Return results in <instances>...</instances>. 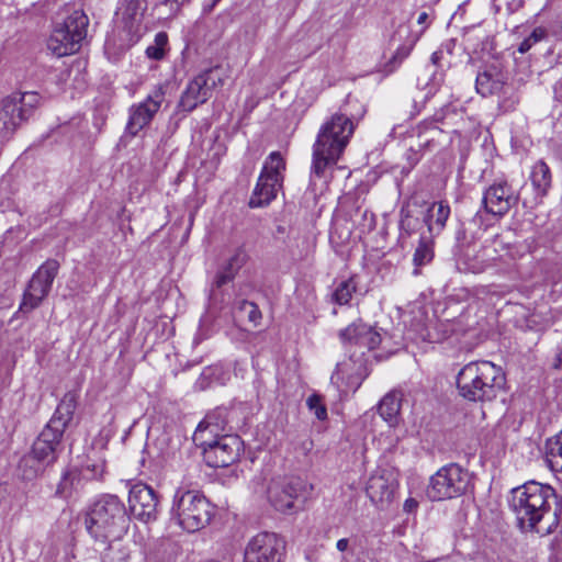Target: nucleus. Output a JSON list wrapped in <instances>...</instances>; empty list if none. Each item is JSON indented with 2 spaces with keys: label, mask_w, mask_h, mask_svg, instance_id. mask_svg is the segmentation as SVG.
Listing matches in <instances>:
<instances>
[{
  "label": "nucleus",
  "mask_w": 562,
  "mask_h": 562,
  "mask_svg": "<svg viewBox=\"0 0 562 562\" xmlns=\"http://www.w3.org/2000/svg\"><path fill=\"white\" fill-rule=\"evenodd\" d=\"M558 496L553 487L529 481L510 492L509 507L522 531L547 536L559 525Z\"/></svg>",
  "instance_id": "f257e3e1"
},
{
  "label": "nucleus",
  "mask_w": 562,
  "mask_h": 562,
  "mask_svg": "<svg viewBox=\"0 0 562 562\" xmlns=\"http://www.w3.org/2000/svg\"><path fill=\"white\" fill-rule=\"evenodd\" d=\"M350 102L342 105L325 121L313 145L311 176L313 178H326L328 169L333 168L353 135L358 120L363 115L364 109L360 106L358 114L349 111Z\"/></svg>",
  "instance_id": "f03ea898"
},
{
  "label": "nucleus",
  "mask_w": 562,
  "mask_h": 562,
  "mask_svg": "<svg viewBox=\"0 0 562 562\" xmlns=\"http://www.w3.org/2000/svg\"><path fill=\"white\" fill-rule=\"evenodd\" d=\"M130 517L125 504L113 494H102L86 509L85 527L89 536L101 544L120 540L127 532Z\"/></svg>",
  "instance_id": "7ed1b4c3"
},
{
  "label": "nucleus",
  "mask_w": 562,
  "mask_h": 562,
  "mask_svg": "<svg viewBox=\"0 0 562 562\" xmlns=\"http://www.w3.org/2000/svg\"><path fill=\"white\" fill-rule=\"evenodd\" d=\"M506 383L502 367L487 360L471 361L457 374L459 394L470 402H492Z\"/></svg>",
  "instance_id": "20e7f679"
},
{
  "label": "nucleus",
  "mask_w": 562,
  "mask_h": 562,
  "mask_svg": "<svg viewBox=\"0 0 562 562\" xmlns=\"http://www.w3.org/2000/svg\"><path fill=\"white\" fill-rule=\"evenodd\" d=\"M213 517L207 498L194 490L178 488L172 498L170 518L182 530L195 532L206 527Z\"/></svg>",
  "instance_id": "39448f33"
},
{
  "label": "nucleus",
  "mask_w": 562,
  "mask_h": 562,
  "mask_svg": "<svg viewBox=\"0 0 562 562\" xmlns=\"http://www.w3.org/2000/svg\"><path fill=\"white\" fill-rule=\"evenodd\" d=\"M75 406L74 398L65 396L53 417L33 442L31 453L40 461H44L48 465L56 461L57 449L60 446L67 425L72 419Z\"/></svg>",
  "instance_id": "423d86ee"
},
{
  "label": "nucleus",
  "mask_w": 562,
  "mask_h": 562,
  "mask_svg": "<svg viewBox=\"0 0 562 562\" xmlns=\"http://www.w3.org/2000/svg\"><path fill=\"white\" fill-rule=\"evenodd\" d=\"M89 19L82 10H74L66 19L56 24L47 43L56 56L63 57L77 53L87 36Z\"/></svg>",
  "instance_id": "0eeeda50"
},
{
  "label": "nucleus",
  "mask_w": 562,
  "mask_h": 562,
  "mask_svg": "<svg viewBox=\"0 0 562 562\" xmlns=\"http://www.w3.org/2000/svg\"><path fill=\"white\" fill-rule=\"evenodd\" d=\"M470 483L469 471L451 463L440 468L431 475L426 495L432 502L456 498L468 491Z\"/></svg>",
  "instance_id": "6e6552de"
},
{
  "label": "nucleus",
  "mask_w": 562,
  "mask_h": 562,
  "mask_svg": "<svg viewBox=\"0 0 562 562\" xmlns=\"http://www.w3.org/2000/svg\"><path fill=\"white\" fill-rule=\"evenodd\" d=\"M285 161L279 151H272L266 159L257 184L249 201L250 207H262L276 199L282 187Z\"/></svg>",
  "instance_id": "1a4fd4ad"
},
{
  "label": "nucleus",
  "mask_w": 562,
  "mask_h": 562,
  "mask_svg": "<svg viewBox=\"0 0 562 562\" xmlns=\"http://www.w3.org/2000/svg\"><path fill=\"white\" fill-rule=\"evenodd\" d=\"M35 92H15L0 104V142L9 139L20 124L26 121L37 103Z\"/></svg>",
  "instance_id": "9d476101"
},
{
  "label": "nucleus",
  "mask_w": 562,
  "mask_h": 562,
  "mask_svg": "<svg viewBox=\"0 0 562 562\" xmlns=\"http://www.w3.org/2000/svg\"><path fill=\"white\" fill-rule=\"evenodd\" d=\"M59 262L55 259H47L33 273L24 291L20 311L30 313L41 305L43 300L48 295L53 282L58 274Z\"/></svg>",
  "instance_id": "9b49d317"
},
{
  "label": "nucleus",
  "mask_w": 562,
  "mask_h": 562,
  "mask_svg": "<svg viewBox=\"0 0 562 562\" xmlns=\"http://www.w3.org/2000/svg\"><path fill=\"white\" fill-rule=\"evenodd\" d=\"M307 487L299 476L273 479L268 486V499L277 510L286 513L295 507V501L305 495Z\"/></svg>",
  "instance_id": "f8f14e48"
},
{
  "label": "nucleus",
  "mask_w": 562,
  "mask_h": 562,
  "mask_svg": "<svg viewBox=\"0 0 562 562\" xmlns=\"http://www.w3.org/2000/svg\"><path fill=\"white\" fill-rule=\"evenodd\" d=\"M519 194L505 180H495L483 192L482 207L493 216L503 217L518 204Z\"/></svg>",
  "instance_id": "ddd939ff"
},
{
  "label": "nucleus",
  "mask_w": 562,
  "mask_h": 562,
  "mask_svg": "<svg viewBox=\"0 0 562 562\" xmlns=\"http://www.w3.org/2000/svg\"><path fill=\"white\" fill-rule=\"evenodd\" d=\"M285 550L284 540L274 532H259L247 543L244 562H279Z\"/></svg>",
  "instance_id": "4468645a"
},
{
  "label": "nucleus",
  "mask_w": 562,
  "mask_h": 562,
  "mask_svg": "<svg viewBox=\"0 0 562 562\" xmlns=\"http://www.w3.org/2000/svg\"><path fill=\"white\" fill-rule=\"evenodd\" d=\"M165 99L162 86L156 87L147 98L130 108V116L126 131L130 135L136 136L144 127L150 124L159 111Z\"/></svg>",
  "instance_id": "2eb2a0df"
},
{
  "label": "nucleus",
  "mask_w": 562,
  "mask_h": 562,
  "mask_svg": "<svg viewBox=\"0 0 562 562\" xmlns=\"http://www.w3.org/2000/svg\"><path fill=\"white\" fill-rule=\"evenodd\" d=\"M398 486L397 473L393 469H379L368 480L366 493L381 508L387 507Z\"/></svg>",
  "instance_id": "dca6fc26"
},
{
  "label": "nucleus",
  "mask_w": 562,
  "mask_h": 562,
  "mask_svg": "<svg viewBox=\"0 0 562 562\" xmlns=\"http://www.w3.org/2000/svg\"><path fill=\"white\" fill-rule=\"evenodd\" d=\"M131 513L142 521L155 520L158 515L159 497L149 485L138 482L134 484L128 494Z\"/></svg>",
  "instance_id": "f3484780"
},
{
  "label": "nucleus",
  "mask_w": 562,
  "mask_h": 562,
  "mask_svg": "<svg viewBox=\"0 0 562 562\" xmlns=\"http://www.w3.org/2000/svg\"><path fill=\"white\" fill-rule=\"evenodd\" d=\"M243 450V441L237 435H222L212 447L206 448L204 461L210 468H226L238 460Z\"/></svg>",
  "instance_id": "a211bd4d"
},
{
  "label": "nucleus",
  "mask_w": 562,
  "mask_h": 562,
  "mask_svg": "<svg viewBox=\"0 0 562 562\" xmlns=\"http://www.w3.org/2000/svg\"><path fill=\"white\" fill-rule=\"evenodd\" d=\"M341 342L347 347L372 350L381 344V335L372 326L361 321L353 322L339 331Z\"/></svg>",
  "instance_id": "6ab92c4d"
},
{
  "label": "nucleus",
  "mask_w": 562,
  "mask_h": 562,
  "mask_svg": "<svg viewBox=\"0 0 562 562\" xmlns=\"http://www.w3.org/2000/svg\"><path fill=\"white\" fill-rule=\"evenodd\" d=\"M147 10V0H121L117 14L124 30L132 36L139 37L143 31V19Z\"/></svg>",
  "instance_id": "aec40b11"
},
{
  "label": "nucleus",
  "mask_w": 562,
  "mask_h": 562,
  "mask_svg": "<svg viewBox=\"0 0 562 562\" xmlns=\"http://www.w3.org/2000/svg\"><path fill=\"white\" fill-rule=\"evenodd\" d=\"M507 75L496 66L486 67L476 76L475 88L482 97L506 95Z\"/></svg>",
  "instance_id": "412c9836"
},
{
  "label": "nucleus",
  "mask_w": 562,
  "mask_h": 562,
  "mask_svg": "<svg viewBox=\"0 0 562 562\" xmlns=\"http://www.w3.org/2000/svg\"><path fill=\"white\" fill-rule=\"evenodd\" d=\"M209 75V71L199 74L189 82L179 102V106L183 111L191 112L211 98V88L207 85Z\"/></svg>",
  "instance_id": "4be33fe9"
},
{
  "label": "nucleus",
  "mask_w": 562,
  "mask_h": 562,
  "mask_svg": "<svg viewBox=\"0 0 562 562\" xmlns=\"http://www.w3.org/2000/svg\"><path fill=\"white\" fill-rule=\"evenodd\" d=\"M355 353L346 361L336 366L335 372L331 374V381L345 383L348 386L358 387L367 376L366 360L362 358L353 359Z\"/></svg>",
  "instance_id": "5701e85b"
},
{
  "label": "nucleus",
  "mask_w": 562,
  "mask_h": 562,
  "mask_svg": "<svg viewBox=\"0 0 562 562\" xmlns=\"http://www.w3.org/2000/svg\"><path fill=\"white\" fill-rule=\"evenodd\" d=\"M451 210L446 201L432 202L428 205L423 221L427 226V235L438 236L446 227Z\"/></svg>",
  "instance_id": "b1692460"
},
{
  "label": "nucleus",
  "mask_w": 562,
  "mask_h": 562,
  "mask_svg": "<svg viewBox=\"0 0 562 562\" xmlns=\"http://www.w3.org/2000/svg\"><path fill=\"white\" fill-rule=\"evenodd\" d=\"M449 111V108H443L439 112L434 114L432 120H425L422 122L416 130V135L419 140V147H432L436 143L440 142V137L443 132L439 128L435 123H442L445 120L446 112Z\"/></svg>",
  "instance_id": "393cba45"
},
{
  "label": "nucleus",
  "mask_w": 562,
  "mask_h": 562,
  "mask_svg": "<svg viewBox=\"0 0 562 562\" xmlns=\"http://www.w3.org/2000/svg\"><path fill=\"white\" fill-rule=\"evenodd\" d=\"M435 237L422 235L413 255L414 274H419V268L430 263L435 256Z\"/></svg>",
  "instance_id": "a878e982"
},
{
  "label": "nucleus",
  "mask_w": 562,
  "mask_h": 562,
  "mask_svg": "<svg viewBox=\"0 0 562 562\" xmlns=\"http://www.w3.org/2000/svg\"><path fill=\"white\" fill-rule=\"evenodd\" d=\"M221 437L222 435H218V426L206 418L196 427L193 434V441L203 449L204 453L205 449L212 447Z\"/></svg>",
  "instance_id": "bb28decb"
},
{
  "label": "nucleus",
  "mask_w": 562,
  "mask_h": 562,
  "mask_svg": "<svg viewBox=\"0 0 562 562\" xmlns=\"http://www.w3.org/2000/svg\"><path fill=\"white\" fill-rule=\"evenodd\" d=\"M530 180L537 196L543 198L551 186L550 168L544 161L539 160L533 165Z\"/></svg>",
  "instance_id": "cd10ccee"
},
{
  "label": "nucleus",
  "mask_w": 562,
  "mask_h": 562,
  "mask_svg": "<svg viewBox=\"0 0 562 562\" xmlns=\"http://www.w3.org/2000/svg\"><path fill=\"white\" fill-rule=\"evenodd\" d=\"M241 265L243 258L240 257L239 254H236L227 261V263L221 270H218L212 283V295L215 296L216 290H220L222 286H224L234 279L235 274L240 269Z\"/></svg>",
  "instance_id": "c85d7f7f"
},
{
  "label": "nucleus",
  "mask_w": 562,
  "mask_h": 562,
  "mask_svg": "<svg viewBox=\"0 0 562 562\" xmlns=\"http://www.w3.org/2000/svg\"><path fill=\"white\" fill-rule=\"evenodd\" d=\"M401 402L402 393L398 391H392L384 395L379 404L381 417L389 423L395 422L401 409Z\"/></svg>",
  "instance_id": "c756f323"
},
{
  "label": "nucleus",
  "mask_w": 562,
  "mask_h": 562,
  "mask_svg": "<svg viewBox=\"0 0 562 562\" xmlns=\"http://www.w3.org/2000/svg\"><path fill=\"white\" fill-rule=\"evenodd\" d=\"M47 465L30 452L20 460L19 475L24 481H31L42 474Z\"/></svg>",
  "instance_id": "7c9ffc66"
},
{
  "label": "nucleus",
  "mask_w": 562,
  "mask_h": 562,
  "mask_svg": "<svg viewBox=\"0 0 562 562\" xmlns=\"http://www.w3.org/2000/svg\"><path fill=\"white\" fill-rule=\"evenodd\" d=\"M109 546L102 553V562H127L130 552L119 540H108Z\"/></svg>",
  "instance_id": "2f4dec72"
},
{
  "label": "nucleus",
  "mask_w": 562,
  "mask_h": 562,
  "mask_svg": "<svg viewBox=\"0 0 562 562\" xmlns=\"http://www.w3.org/2000/svg\"><path fill=\"white\" fill-rule=\"evenodd\" d=\"M547 459L551 468L562 471V430L547 442Z\"/></svg>",
  "instance_id": "473e14b6"
},
{
  "label": "nucleus",
  "mask_w": 562,
  "mask_h": 562,
  "mask_svg": "<svg viewBox=\"0 0 562 562\" xmlns=\"http://www.w3.org/2000/svg\"><path fill=\"white\" fill-rule=\"evenodd\" d=\"M357 285L353 279L341 281L333 293V300L339 305L348 304L356 292Z\"/></svg>",
  "instance_id": "72a5a7b5"
},
{
  "label": "nucleus",
  "mask_w": 562,
  "mask_h": 562,
  "mask_svg": "<svg viewBox=\"0 0 562 562\" xmlns=\"http://www.w3.org/2000/svg\"><path fill=\"white\" fill-rule=\"evenodd\" d=\"M167 44L168 35L165 32L157 33L154 44L146 48L147 57L154 60H161L165 57Z\"/></svg>",
  "instance_id": "f704fd0d"
},
{
  "label": "nucleus",
  "mask_w": 562,
  "mask_h": 562,
  "mask_svg": "<svg viewBox=\"0 0 562 562\" xmlns=\"http://www.w3.org/2000/svg\"><path fill=\"white\" fill-rule=\"evenodd\" d=\"M79 482V474L77 469L67 470L57 486L56 493L63 497L68 496L69 492Z\"/></svg>",
  "instance_id": "c9c22d12"
},
{
  "label": "nucleus",
  "mask_w": 562,
  "mask_h": 562,
  "mask_svg": "<svg viewBox=\"0 0 562 562\" xmlns=\"http://www.w3.org/2000/svg\"><path fill=\"white\" fill-rule=\"evenodd\" d=\"M237 304L238 312L245 313L248 321L257 325L258 322L261 319V312L259 307L255 303L246 300H241Z\"/></svg>",
  "instance_id": "e433bc0d"
},
{
  "label": "nucleus",
  "mask_w": 562,
  "mask_h": 562,
  "mask_svg": "<svg viewBox=\"0 0 562 562\" xmlns=\"http://www.w3.org/2000/svg\"><path fill=\"white\" fill-rule=\"evenodd\" d=\"M547 35V32L542 27L535 29L531 34L526 37L518 46L520 54H526L535 44L542 41Z\"/></svg>",
  "instance_id": "4c0bfd02"
},
{
  "label": "nucleus",
  "mask_w": 562,
  "mask_h": 562,
  "mask_svg": "<svg viewBox=\"0 0 562 562\" xmlns=\"http://www.w3.org/2000/svg\"><path fill=\"white\" fill-rule=\"evenodd\" d=\"M418 224V218L413 217L408 211L402 210V217L400 222L402 234L411 236L413 233H415Z\"/></svg>",
  "instance_id": "58836bf2"
},
{
  "label": "nucleus",
  "mask_w": 562,
  "mask_h": 562,
  "mask_svg": "<svg viewBox=\"0 0 562 562\" xmlns=\"http://www.w3.org/2000/svg\"><path fill=\"white\" fill-rule=\"evenodd\" d=\"M306 404L308 409L314 413L317 419L324 420L327 418V409L318 395H311L307 398Z\"/></svg>",
  "instance_id": "ea45409f"
},
{
  "label": "nucleus",
  "mask_w": 562,
  "mask_h": 562,
  "mask_svg": "<svg viewBox=\"0 0 562 562\" xmlns=\"http://www.w3.org/2000/svg\"><path fill=\"white\" fill-rule=\"evenodd\" d=\"M357 214L361 215V221L358 223L359 228L362 233L372 231L375 227V215L368 210H357Z\"/></svg>",
  "instance_id": "a19ab883"
},
{
  "label": "nucleus",
  "mask_w": 562,
  "mask_h": 562,
  "mask_svg": "<svg viewBox=\"0 0 562 562\" xmlns=\"http://www.w3.org/2000/svg\"><path fill=\"white\" fill-rule=\"evenodd\" d=\"M524 0H494V4L497 11L502 10L505 5L507 12L513 13L522 7Z\"/></svg>",
  "instance_id": "79ce46f5"
},
{
  "label": "nucleus",
  "mask_w": 562,
  "mask_h": 562,
  "mask_svg": "<svg viewBox=\"0 0 562 562\" xmlns=\"http://www.w3.org/2000/svg\"><path fill=\"white\" fill-rule=\"evenodd\" d=\"M104 472V464L103 463H93V464H87L83 469V476L85 479L92 480L102 476Z\"/></svg>",
  "instance_id": "37998d69"
},
{
  "label": "nucleus",
  "mask_w": 562,
  "mask_h": 562,
  "mask_svg": "<svg viewBox=\"0 0 562 562\" xmlns=\"http://www.w3.org/2000/svg\"><path fill=\"white\" fill-rule=\"evenodd\" d=\"M409 53H411V49L408 47H405V46L398 47L391 61L400 64L409 55Z\"/></svg>",
  "instance_id": "c03bdc74"
},
{
  "label": "nucleus",
  "mask_w": 562,
  "mask_h": 562,
  "mask_svg": "<svg viewBox=\"0 0 562 562\" xmlns=\"http://www.w3.org/2000/svg\"><path fill=\"white\" fill-rule=\"evenodd\" d=\"M417 506H418L417 501H415L414 498H408L404 503V510L406 513H412L417 508Z\"/></svg>",
  "instance_id": "a18cd8bd"
},
{
  "label": "nucleus",
  "mask_w": 562,
  "mask_h": 562,
  "mask_svg": "<svg viewBox=\"0 0 562 562\" xmlns=\"http://www.w3.org/2000/svg\"><path fill=\"white\" fill-rule=\"evenodd\" d=\"M349 547V540L347 538L339 539L336 543V548L338 551L344 552Z\"/></svg>",
  "instance_id": "49530a36"
},
{
  "label": "nucleus",
  "mask_w": 562,
  "mask_h": 562,
  "mask_svg": "<svg viewBox=\"0 0 562 562\" xmlns=\"http://www.w3.org/2000/svg\"><path fill=\"white\" fill-rule=\"evenodd\" d=\"M217 370V368L213 367L205 368L204 371L202 372V376L206 379H213Z\"/></svg>",
  "instance_id": "de8ad7c7"
},
{
  "label": "nucleus",
  "mask_w": 562,
  "mask_h": 562,
  "mask_svg": "<svg viewBox=\"0 0 562 562\" xmlns=\"http://www.w3.org/2000/svg\"><path fill=\"white\" fill-rule=\"evenodd\" d=\"M441 58H442V52L436 50L431 54L430 60H431L432 65L437 66Z\"/></svg>",
  "instance_id": "09e8293b"
},
{
  "label": "nucleus",
  "mask_w": 562,
  "mask_h": 562,
  "mask_svg": "<svg viewBox=\"0 0 562 562\" xmlns=\"http://www.w3.org/2000/svg\"><path fill=\"white\" fill-rule=\"evenodd\" d=\"M427 20H428V13L427 12H422L418 15L417 23L418 24H424V23H426Z\"/></svg>",
  "instance_id": "8fccbe9b"
},
{
  "label": "nucleus",
  "mask_w": 562,
  "mask_h": 562,
  "mask_svg": "<svg viewBox=\"0 0 562 562\" xmlns=\"http://www.w3.org/2000/svg\"><path fill=\"white\" fill-rule=\"evenodd\" d=\"M220 1H221V0H213V1H212V3H211L209 7H205V8H204V11H205V12H211V11L214 9V7H215Z\"/></svg>",
  "instance_id": "3c124183"
},
{
  "label": "nucleus",
  "mask_w": 562,
  "mask_h": 562,
  "mask_svg": "<svg viewBox=\"0 0 562 562\" xmlns=\"http://www.w3.org/2000/svg\"><path fill=\"white\" fill-rule=\"evenodd\" d=\"M558 368H561L562 369V347H561V350L560 352L558 353V357H557V364H555Z\"/></svg>",
  "instance_id": "603ef678"
},
{
  "label": "nucleus",
  "mask_w": 562,
  "mask_h": 562,
  "mask_svg": "<svg viewBox=\"0 0 562 562\" xmlns=\"http://www.w3.org/2000/svg\"><path fill=\"white\" fill-rule=\"evenodd\" d=\"M386 562H405V561H403L402 559H400L397 557H393V558L389 559Z\"/></svg>",
  "instance_id": "864d4df0"
},
{
  "label": "nucleus",
  "mask_w": 562,
  "mask_h": 562,
  "mask_svg": "<svg viewBox=\"0 0 562 562\" xmlns=\"http://www.w3.org/2000/svg\"><path fill=\"white\" fill-rule=\"evenodd\" d=\"M278 232L279 233H283L284 232V228L282 226H278Z\"/></svg>",
  "instance_id": "5fc2aeb1"
}]
</instances>
